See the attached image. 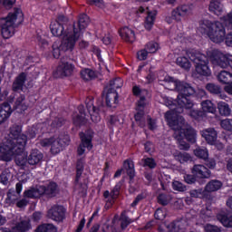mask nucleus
I'll use <instances>...</instances> for the list:
<instances>
[{"instance_id": "28", "label": "nucleus", "mask_w": 232, "mask_h": 232, "mask_svg": "<svg viewBox=\"0 0 232 232\" xmlns=\"http://www.w3.org/2000/svg\"><path fill=\"white\" fill-rule=\"evenodd\" d=\"M87 110L89 111V114L91 116V119L92 122H101V115H99V111H101V107H95L93 106L92 102L87 103Z\"/></svg>"}, {"instance_id": "64", "label": "nucleus", "mask_w": 232, "mask_h": 232, "mask_svg": "<svg viewBox=\"0 0 232 232\" xmlns=\"http://www.w3.org/2000/svg\"><path fill=\"white\" fill-rule=\"evenodd\" d=\"M205 231L206 232H222V230H220L218 227L213 226V225H207L205 227Z\"/></svg>"}, {"instance_id": "4", "label": "nucleus", "mask_w": 232, "mask_h": 232, "mask_svg": "<svg viewBox=\"0 0 232 232\" xmlns=\"http://www.w3.org/2000/svg\"><path fill=\"white\" fill-rule=\"evenodd\" d=\"M176 102L178 104V108H173V105L170 104V111H167L165 113V119L166 116L169 113V117L170 121H174L175 122H179V117H182L181 115H179L184 111L185 110H191L193 106H195V103H193V100L189 98V96H184L182 94H179L176 100Z\"/></svg>"}, {"instance_id": "60", "label": "nucleus", "mask_w": 232, "mask_h": 232, "mask_svg": "<svg viewBox=\"0 0 232 232\" xmlns=\"http://www.w3.org/2000/svg\"><path fill=\"white\" fill-rule=\"evenodd\" d=\"M86 123V117L77 115L75 118H73V124L75 126H82V124Z\"/></svg>"}, {"instance_id": "55", "label": "nucleus", "mask_w": 232, "mask_h": 232, "mask_svg": "<svg viewBox=\"0 0 232 232\" xmlns=\"http://www.w3.org/2000/svg\"><path fill=\"white\" fill-rule=\"evenodd\" d=\"M220 126L227 131H232V119H225L220 121Z\"/></svg>"}, {"instance_id": "7", "label": "nucleus", "mask_w": 232, "mask_h": 232, "mask_svg": "<svg viewBox=\"0 0 232 232\" xmlns=\"http://www.w3.org/2000/svg\"><path fill=\"white\" fill-rule=\"evenodd\" d=\"M74 34V38L72 34H67L65 38L63 39L62 43L55 42L53 44V56L54 59H59V57H61V52H66L68 50H70V52H73L75 43L79 41V34H77V31H75Z\"/></svg>"}, {"instance_id": "6", "label": "nucleus", "mask_w": 232, "mask_h": 232, "mask_svg": "<svg viewBox=\"0 0 232 232\" xmlns=\"http://www.w3.org/2000/svg\"><path fill=\"white\" fill-rule=\"evenodd\" d=\"M166 121L171 130H175L173 137L179 142V150L188 151V150H189V144L184 141V134L180 130H182V124H184V117L179 116L178 122L171 120V118H169V113H168L166 115Z\"/></svg>"}, {"instance_id": "62", "label": "nucleus", "mask_w": 232, "mask_h": 232, "mask_svg": "<svg viewBox=\"0 0 232 232\" xmlns=\"http://www.w3.org/2000/svg\"><path fill=\"white\" fill-rule=\"evenodd\" d=\"M148 53H150L146 50V48L139 51L137 53L138 59L140 61H146V59H148Z\"/></svg>"}, {"instance_id": "20", "label": "nucleus", "mask_w": 232, "mask_h": 232, "mask_svg": "<svg viewBox=\"0 0 232 232\" xmlns=\"http://www.w3.org/2000/svg\"><path fill=\"white\" fill-rule=\"evenodd\" d=\"M192 175L198 177V179H209L211 177V170L206 168L204 165H194L191 169Z\"/></svg>"}, {"instance_id": "22", "label": "nucleus", "mask_w": 232, "mask_h": 232, "mask_svg": "<svg viewBox=\"0 0 232 232\" xmlns=\"http://www.w3.org/2000/svg\"><path fill=\"white\" fill-rule=\"evenodd\" d=\"M186 120H184V122L182 124V128L179 130V131L182 132L183 134V139L185 137V139H187V140H188V142H195L196 139H197V132L195 131L194 128L191 127H187L186 128Z\"/></svg>"}, {"instance_id": "63", "label": "nucleus", "mask_w": 232, "mask_h": 232, "mask_svg": "<svg viewBox=\"0 0 232 232\" xmlns=\"http://www.w3.org/2000/svg\"><path fill=\"white\" fill-rule=\"evenodd\" d=\"M197 176H195L194 174H187L184 176V180L185 182H187V184H195V182H197Z\"/></svg>"}, {"instance_id": "21", "label": "nucleus", "mask_w": 232, "mask_h": 232, "mask_svg": "<svg viewBox=\"0 0 232 232\" xmlns=\"http://www.w3.org/2000/svg\"><path fill=\"white\" fill-rule=\"evenodd\" d=\"M200 134L208 144H215L217 142V139L218 138V132H217L215 128L204 129L200 131Z\"/></svg>"}, {"instance_id": "26", "label": "nucleus", "mask_w": 232, "mask_h": 232, "mask_svg": "<svg viewBox=\"0 0 232 232\" xmlns=\"http://www.w3.org/2000/svg\"><path fill=\"white\" fill-rule=\"evenodd\" d=\"M117 104H119V94L117 91H107L106 105L109 108H117Z\"/></svg>"}, {"instance_id": "42", "label": "nucleus", "mask_w": 232, "mask_h": 232, "mask_svg": "<svg viewBox=\"0 0 232 232\" xmlns=\"http://www.w3.org/2000/svg\"><path fill=\"white\" fill-rule=\"evenodd\" d=\"M218 220H219V222H221V224L225 227H232V215L231 214L218 215Z\"/></svg>"}, {"instance_id": "10", "label": "nucleus", "mask_w": 232, "mask_h": 232, "mask_svg": "<svg viewBox=\"0 0 232 232\" xmlns=\"http://www.w3.org/2000/svg\"><path fill=\"white\" fill-rule=\"evenodd\" d=\"M68 24V18L64 15H59L57 19L51 23L50 31L54 37H63L66 39V35H72V31L65 29Z\"/></svg>"}, {"instance_id": "47", "label": "nucleus", "mask_w": 232, "mask_h": 232, "mask_svg": "<svg viewBox=\"0 0 232 232\" xmlns=\"http://www.w3.org/2000/svg\"><path fill=\"white\" fill-rule=\"evenodd\" d=\"M176 160H179L180 164H184V162H189L191 160V155L188 152H178L177 155H175Z\"/></svg>"}, {"instance_id": "51", "label": "nucleus", "mask_w": 232, "mask_h": 232, "mask_svg": "<svg viewBox=\"0 0 232 232\" xmlns=\"http://www.w3.org/2000/svg\"><path fill=\"white\" fill-rule=\"evenodd\" d=\"M171 195L161 193L158 196V202L161 206H168L171 202Z\"/></svg>"}, {"instance_id": "13", "label": "nucleus", "mask_w": 232, "mask_h": 232, "mask_svg": "<svg viewBox=\"0 0 232 232\" xmlns=\"http://www.w3.org/2000/svg\"><path fill=\"white\" fill-rule=\"evenodd\" d=\"M80 139L82 143L78 147L77 153L81 157L82 155H84V151H86L85 148H87V150H92V148H93V145L92 144V139H93V130H89L85 132H81Z\"/></svg>"}, {"instance_id": "24", "label": "nucleus", "mask_w": 232, "mask_h": 232, "mask_svg": "<svg viewBox=\"0 0 232 232\" xmlns=\"http://www.w3.org/2000/svg\"><path fill=\"white\" fill-rule=\"evenodd\" d=\"M26 72H21L18 76L15 77L12 84L13 92H23L24 88V82H26Z\"/></svg>"}, {"instance_id": "3", "label": "nucleus", "mask_w": 232, "mask_h": 232, "mask_svg": "<svg viewBox=\"0 0 232 232\" xmlns=\"http://www.w3.org/2000/svg\"><path fill=\"white\" fill-rule=\"evenodd\" d=\"M23 129L19 125H13L9 129V135L5 140L14 142L13 148L14 149V154L20 155L24 151L26 142H28V137L25 134H22Z\"/></svg>"}, {"instance_id": "49", "label": "nucleus", "mask_w": 232, "mask_h": 232, "mask_svg": "<svg viewBox=\"0 0 232 232\" xmlns=\"http://www.w3.org/2000/svg\"><path fill=\"white\" fill-rule=\"evenodd\" d=\"M155 15H157V12H150L148 14L145 21V28L147 30H151V26H153V23L155 22Z\"/></svg>"}, {"instance_id": "48", "label": "nucleus", "mask_w": 232, "mask_h": 232, "mask_svg": "<svg viewBox=\"0 0 232 232\" xmlns=\"http://www.w3.org/2000/svg\"><path fill=\"white\" fill-rule=\"evenodd\" d=\"M83 169H84V160L81 159L77 161V164H76L75 182H79V180H81V175H82Z\"/></svg>"}, {"instance_id": "45", "label": "nucleus", "mask_w": 232, "mask_h": 232, "mask_svg": "<svg viewBox=\"0 0 232 232\" xmlns=\"http://www.w3.org/2000/svg\"><path fill=\"white\" fill-rule=\"evenodd\" d=\"M206 90H208L209 93H212V95H220V93H222V88L215 83H208Z\"/></svg>"}, {"instance_id": "40", "label": "nucleus", "mask_w": 232, "mask_h": 232, "mask_svg": "<svg viewBox=\"0 0 232 232\" xmlns=\"http://www.w3.org/2000/svg\"><path fill=\"white\" fill-rule=\"evenodd\" d=\"M218 110L219 114L223 117H229V115H231V108L229 107V104L226 103V102H218Z\"/></svg>"}, {"instance_id": "1", "label": "nucleus", "mask_w": 232, "mask_h": 232, "mask_svg": "<svg viewBox=\"0 0 232 232\" xmlns=\"http://www.w3.org/2000/svg\"><path fill=\"white\" fill-rule=\"evenodd\" d=\"M199 32L208 35L212 43L219 44L226 40V26L220 21H203L199 25Z\"/></svg>"}, {"instance_id": "5", "label": "nucleus", "mask_w": 232, "mask_h": 232, "mask_svg": "<svg viewBox=\"0 0 232 232\" xmlns=\"http://www.w3.org/2000/svg\"><path fill=\"white\" fill-rule=\"evenodd\" d=\"M187 55L192 63H195L197 73L205 76L211 75V70L208 65L209 64V60L206 54L198 51L190 50L187 52Z\"/></svg>"}, {"instance_id": "25", "label": "nucleus", "mask_w": 232, "mask_h": 232, "mask_svg": "<svg viewBox=\"0 0 232 232\" xmlns=\"http://www.w3.org/2000/svg\"><path fill=\"white\" fill-rule=\"evenodd\" d=\"M43 153L39 150L34 149L27 156V162L30 164V166H37V164L43 160Z\"/></svg>"}, {"instance_id": "37", "label": "nucleus", "mask_w": 232, "mask_h": 232, "mask_svg": "<svg viewBox=\"0 0 232 232\" xmlns=\"http://www.w3.org/2000/svg\"><path fill=\"white\" fill-rule=\"evenodd\" d=\"M123 169L127 171V175L130 180L135 178V164L131 160H126L123 161Z\"/></svg>"}, {"instance_id": "16", "label": "nucleus", "mask_w": 232, "mask_h": 232, "mask_svg": "<svg viewBox=\"0 0 232 232\" xmlns=\"http://www.w3.org/2000/svg\"><path fill=\"white\" fill-rule=\"evenodd\" d=\"M74 70L75 65L73 63L62 62L56 69V75L57 77H70V75H72Z\"/></svg>"}, {"instance_id": "50", "label": "nucleus", "mask_w": 232, "mask_h": 232, "mask_svg": "<svg viewBox=\"0 0 232 232\" xmlns=\"http://www.w3.org/2000/svg\"><path fill=\"white\" fill-rule=\"evenodd\" d=\"M194 155L198 157V159H202L203 160H208V157L209 154L208 153V149H200L197 148L194 150Z\"/></svg>"}, {"instance_id": "46", "label": "nucleus", "mask_w": 232, "mask_h": 232, "mask_svg": "<svg viewBox=\"0 0 232 232\" xmlns=\"http://www.w3.org/2000/svg\"><path fill=\"white\" fill-rule=\"evenodd\" d=\"M140 164V166H143V168L147 167L150 169H154V168H157V162H155V160L153 158L142 159Z\"/></svg>"}, {"instance_id": "33", "label": "nucleus", "mask_w": 232, "mask_h": 232, "mask_svg": "<svg viewBox=\"0 0 232 232\" xmlns=\"http://www.w3.org/2000/svg\"><path fill=\"white\" fill-rule=\"evenodd\" d=\"M14 110H18V113H23L28 110V105H26V97L21 94L14 102Z\"/></svg>"}, {"instance_id": "15", "label": "nucleus", "mask_w": 232, "mask_h": 232, "mask_svg": "<svg viewBox=\"0 0 232 232\" xmlns=\"http://www.w3.org/2000/svg\"><path fill=\"white\" fill-rule=\"evenodd\" d=\"M131 219L126 216V211H123L121 214L120 219L118 221L117 225V220H112V227H111V231L112 232H121L128 227L131 224Z\"/></svg>"}, {"instance_id": "18", "label": "nucleus", "mask_w": 232, "mask_h": 232, "mask_svg": "<svg viewBox=\"0 0 232 232\" xmlns=\"http://www.w3.org/2000/svg\"><path fill=\"white\" fill-rule=\"evenodd\" d=\"M32 229L30 218H21L12 227V232H28Z\"/></svg>"}, {"instance_id": "59", "label": "nucleus", "mask_w": 232, "mask_h": 232, "mask_svg": "<svg viewBox=\"0 0 232 232\" xmlns=\"http://www.w3.org/2000/svg\"><path fill=\"white\" fill-rule=\"evenodd\" d=\"M222 19L227 24V28H229V30H232V11L227 15L223 16Z\"/></svg>"}, {"instance_id": "41", "label": "nucleus", "mask_w": 232, "mask_h": 232, "mask_svg": "<svg viewBox=\"0 0 232 232\" xmlns=\"http://www.w3.org/2000/svg\"><path fill=\"white\" fill-rule=\"evenodd\" d=\"M176 64L187 72L191 69V62H189V60L185 56L178 57L176 60Z\"/></svg>"}, {"instance_id": "32", "label": "nucleus", "mask_w": 232, "mask_h": 232, "mask_svg": "<svg viewBox=\"0 0 232 232\" xmlns=\"http://www.w3.org/2000/svg\"><path fill=\"white\" fill-rule=\"evenodd\" d=\"M217 79L221 84H232V73L227 71H221L218 73Z\"/></svg>"}, {"instance_id": "52", "label": "nucleus", "mask_w": 232, "mask_h": 232, "mask_svg": "<svg viewBox=\"0 0 232 232\" xmlns=\"http://www.w3.org/2000/svg\"><path fill=\"white\" fill-rule=\"evenodd\" d=\"M190 116H192L193 119H196V121H202V119L208 117V114L203 110H194L190 111Z\"/></svg>"}, {"instance_id": "43", "label": "nucleus", "mask_w": 232, "mask_h": 232, "mask_svg": "<svg viewBox=\"0 0 232 232\" xmlns=\"http://www.w3.org/2000/svg\"><path fill=\"white\" fill-rule=\"evenodd\" d=\"M81 77L83 81H92L95 79L97 75L92 69H84L81 72Z\"/></svg>"}, {"instance_id": "31", "label": "nucleus", "mask_w": 232, "mask_h": 232, "mask_svg": "<svg viewBox=\"0 0 232 232\" xmlns=\"http://www.w3.org/2000/svg\"><path fill=\"white\" fill-rule=\"evenodd\" d=\"M222 186V181L218 179H212L205 186V191H207V193H214L215 191L221 189Z\"/></svg>"}, {"instance_id": "8", "label": "nucleus", "mask_w": 232, "mask_h": 232, "mask_svg": "<svg viewBox=\"0 0 232 232\" xmlns=\"http://www.w3.org/2000/svg\"><path fill=\"white\" fill-rule=\"evenodd\" d=\"M133 95H140V101L138 102V112L134 115V119L137 124L140 128L146 126V121L144 120V106H146V96L148 95L147 90H140V87L135 85L132 88Z\"/></svg>"}, {"instance_id": "56", "label": "nucleus", "mask_w": 232, "mask_h": 232, "mask_svg": "<svg viewBox=\"0 0 232 232\" xmlns=\"http://www.w3.org/2000/svg\"><path fill=\"white\" fill-rule=\"evenodd\" d=\"M145 49L148 51L149 53H155L157 50H159V44L150 42L147 44Z\"/></svg>"}, {"instance_id": "14", "label": "nucleus", "mask_w": 232, "mask_h": 232, "mask_svg": "<svg viewBox=\"0 0 232 232\" xmlns=\"http://www.w3.org/2000/svg\"><path fill=\"white\" fill-rule=\"evenodd\" d=\"M66 208L63 205H53L47 211V218L54 220V222H63L65 218Z\"/></svg>"}, {"instance_id": "30", "label": "nucleus", "mask_w": 232, "mask_h": 232, "mask_svg": "<svg viewBox=\"0 0 232 232\" xmlns=\"http://www.w3.org/2000/svg\"><path fill=\"white\" fill-rule=\"evenodd\" d=\"M12 115V108L10 107V103L5 102L0 106V124L5 121L8 117Z\"/></svg>"}, {"instance_id": "2", "label": "nucleus", "mask_w": 232, "mask_h": 232, "mask_svg": "<svg viewBox=\"0 0 232 232\" xmlns=\"http://www.w3.org/2000/svg\"><path fill=\"white\" fill-rule=\"evenodd\" d=\"M23 23V11L14 8L6 17L0 19L1 34L4 39H10L15 34V27Z\"/></svg>"}, {"instance_id": "17", "label": "nucleus", "mask_w": 232, "mask_h": 232, "mask_svg": "<svg viewBox=\"0 0 232 232\" xmlns=\"http://www.w3.org/2000/svg\"><path fill=\"white\" fill-rule=\"evenodd\" d=\"M88 24H90V17H88V15L84 14H81L77 24H74L72 28V39H74L75 37V32H77V34H79V39L81 35H82V30H84L88 26Z\"/></svg>"}, {"instance_id": "35", "label": "nucleus", "mask_w": 232, "mask_h": 232, "mask_svg": "<svg viewBox=\"0 0 232 232\" xmlns=\"http://www.w3.org/2000/svg\"><path fill=\"white\" fill-rule=\"evenodd\" d=\"M209 12L220 15L224 12V5L219 1L212 0L209 4Z\"/></svg>"}, {"instance_id": "58", "label": "nucleus", "mask_w": 232, "mask_h": 232, "mask_svg": "<svg viewBox=\"0 0 232 232\" xmlns=\"http://www.w3.org/2000/svg\"><path fill=\"white\" fill-rule=\"evenodd\" d=\"M65 122L66 120H64V118H54L51 126L53 128H61V126L64 125Z\"/></svg>"}, {"instance_id": "39", "label": "nucleus", "mask_w": 232, "mask_h": 232, "mask_svg": "<svg viewBox=\"0 0 232 232\" xmlns=\"http://www.w3.org/2000/svg\"><path fill=\"white\" fill-rule=\"evenodd\" d=\"M167 229L169 232H182L183 229H186V226L182 221H174L167 225Z\"/></svg>"}, {"instance_id": "53", "label": "nucleus", "mask_w": 232, "mask_h": 232, "mask_svg": "<svg viewBox=\"0 0 232 232\" xmlns=\"http://www.w3.org/2000/svg\"><path fill=\"white\" fill-rule=\"evenodd\" d=\"M117 197H119V187H115L111 192V198H109L106 203L107 208H111V206H113L115 198H117Z\"/></svg>"}, {"instance_id": "9", "label": "nucleus", "mask_w": 232, "mask_h": 232, "mask_svg": "<svg viewBox=\"0 0 232 232\" xmlns=\"http://www.w3.org/2000/svg\"><path fill=\"white\" fill-rule=\"evenodd\" d=\"M68 142H70V137L68 135L63 138V136L58 138L52 137L41 140L40 146L43 148H48L51 146V153H53V155H57L63 151V148H64Z\"/></svg>"}, {"instance_id": "23", "label": "nucleus", "mask_w": 232, "mask_h": 232, "mask_svg": "<svg viewBox=\"0 0 232 232\" xmlns=\"http://www.w3.org/2000/svg\"><path fill=\"white\" fill-rule=\"evenodd\" d=\"M43 191V195H46L48 198H53V197H57V194L59 193V188L57 187V183L51 182L46 187L45 186H40Z\"/></svg>"}, {"instance_id": "12", "label": "nucleus", "mask_w": 232, "mask_h": 232, "mask_svg": "<svg viewBox=\"0 0 232 232\" xmlns=\"http://www.w3.org/2000/svg\"><path fill=\"white\" fill-rule=\"evenodd\" d=\"M14 144V141L5 140L3 143L0 142V160L10 162L12 159H14V156L15 155L14 154V151H15Z\"/></svg>"}, {"instance_id": "34", "label": "nucleus", "mask_w": 232, "mask_h": 232, "mask_svg": "<svg viewBox=\"0 0 232 232\" xmlns=\"http://www.w3.org/2000/svg\"><path fill=\"white\" fill-rule=\"evenodd\" d=\"M88 179H84L83 182H81V178L79 181H76L75 191L78 192L81 197H86L88 191Z\"/></svg>"}, {"instance_id": "61", "label": "nucleus", "mask_w": 232, "mask_h": 232, "mask_svg": "<svg viewBox=\"0 0 232 232\" xmlns=\"http://www.w3.org/2000/svg\"><path fill=\"white\" fill-rule=\"evenodd\" d=\"M172 188L176 191H186V186L179 181H174L172 183Z\"/></svg>"}, {"instance_id": "38", "label": "nucleus", "mask_w": 232, "mask_h": 232, "mask_svg": "<svg viewBox=\"0 0 232 232\" xmlns=\"http://www.w3.org/2000/svg\"><path fill=\"white\" fill-rule=\"evenodd\" d=\"M201 110H203L207 114L208 113H216L217 107L211 100H205L201 102Z\"/></svg>"}, {"instance_id": "36", "label": "nucleus", "mask_w": 232, "mask_h": 232, "mask_svg": "<svg viewBox=\"0 0 232 232\" xmlns=\"http://www.w3.org/2000/svg\"><path fill=\"white\" fill-rule=\"evenodd\" d=\"M43 191H44V189L41 188V186H40L38 188H33L28 190H25L24 195L27 198H39L42 197Z\"/></svg>"}, {"instance_id": "19", "label": "nucleus", "mask_w": 232, "mask_h": 232, "mask_svg": "<svg viewBox=\"0 0 232 232\" xmlns=\"http://www.w3.org/2000/svg\"><path fill=\"white\" fill-rule=\"evenodd\" d=\"M23 191V183L18 182L16 183L15 186V190L14 189H9L7 192V198H5V204L7 206H11V204H15V201L17 198H19V195Z\"/></svg>"}, {"instance_id": "54", "label": "nucleus", "mask_w": 232, "mask_h": 232, "mask_svg": "<svg viewBox=\"0 0 232 232\" xmlns=\"http://www.w3.org/2000/svg\"><path fill=\"white\" fill-rule=\"evenodd\" d=\"M9 179H10V173H8V171L6 170H4L0 174V184H3V186H8Z\"/></svg>"}, {"instance_id": "44", "label": "nucleus", "mask_w": 232, "mask_h": 232, "mask_svg": "<svg viewBox=\"0 0 232 232\" xmlns=\"http://www.w3.org/2000/svg\"><path fill=\"white\" fill-rule=\"evenodd\" d=\"M122 79L116 78L110 82L108 92H116L118 88H122Z\"/></svg>"}, {"instance_id": "11", "label": "nucleus", "mask_w": 232, "mask_h": 232, "mask_svg": "<svg viewBox=\"0 0 232 232\" xmlns=\"http://www.w3.org/2000/svg\"><path fill=\"white\" fill-rule=\"evenodd\" d=\"M165 81L169 82L170 86H173L174 90L179 92V95L193 97V95L197 93V90H195V87H193L191 83L174 80L170 77L165 78Z\"/></svg>"}, {"instance_id": "29", "label": "nucleus", "mask_w": 232, "mask_h": 232, "mask_svg": "<svg viewBox=\"0 0 232 232\" xmlns=\"http://www.w3.org/2000/svg\"><path fill=\"white\" fill-rule=\"evenodd\" d=\"M189 5H180L174 11H172V17L176 21H180V17H184L189 14Z\"/></svg>"}, {"instance_id": "57", "label": "nucleus", "mask_w": 232, "mask_h": 232, "mask_svg": "<svg viewBox=\"0 0 232 232\" xmlns=\"http://www.w3.org/2000/svg\"><path fill=\"white\" fill-rule=\"evenodd\" d=\"M14 157H16L15 158V164L17 166H25L26 165V162H28V158H24V156H21V153L20 154H15Z\"/></svg>"}, {"instance_id": "27", "label": "nucleus", "mask_w": 232, "mask_h": 232, "mask_svg": "<svg viewBox=\"0 0 232 232\" xmlns=\"http://www.w3.org/2000/svg\"><path fill=\"white\" fill-rule=\"evenodd\" d=\"M120 35L126 43H135V32L129 27H123L120 30Z\"/></svg>"}]
</instances>
